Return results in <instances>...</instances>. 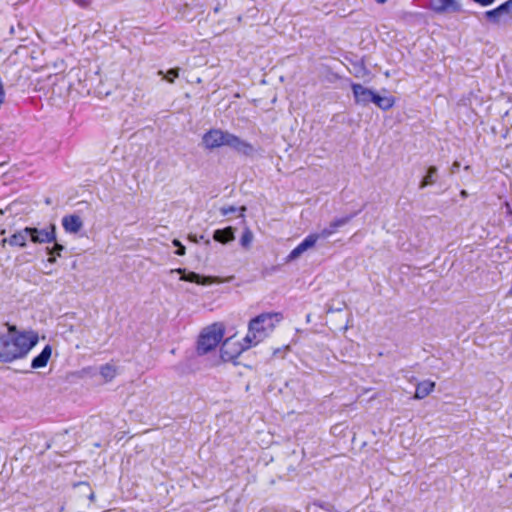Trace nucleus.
Instances as JSON below:
<instances>
[{
  "instance_id": "obj_1",
  "label": "nucleus",
  "mask_w": 512,
  "mask_h": 512,
  "mask_svg": "<svg viewBox=\"0 0 512 512\" xmlns=\"http://www.w3.org/2000/svg\"><path fill=\"white\" fill-rule=\"evenodd\" d=\"M7 334H0V363H12L25 358L38 343V333L33 330L20 331L15 325L4 324Z\"/></svg>"
},
{
  "instance_id": "obj_2",
  "label": "nucleus",
  "mask_w": 512,
  "mask_h": 512,
  "mask_svg": "<svg viewBox=\"0 0 512 512\" xmlns=\"http://www.w3.org/2000/svg\"><path fill=\"white\" fill-rule=\"evenodd\" d=\"M202 141L204 146L210 150L221 146H228L245 156H251L254 153L252 144L228 131L220 129L209 130L203 135Z\"/></svg>"
},
{
  "instance_id": "obj_3",
  "label": "nucleus",
  "mask_w": 512,
  "mask_h": 512,
  "mask_svg": "<svg viewBox=\"0 0 512 512\" xmlns=\"http://www.w3.org/2000/svg\"><path fill=\"white\" fill-rule=\"evenodd\" d=\"M282 319L280 313H262L251 319L248 326V333L244 341L256 345L264 340L275 328V323Z\"/></svg>"
},
{
  "instance_id": "obj_4",
  "label": "nucleus",
  "mask_w": 512,
  "mask_h": 512,
  "mask_svg": "<svg viewBox=\"0 0 512 512\" xmlns=\"http://www.w3.org/2000/svg\"><path fill=\"white\" fill-rule=\"evenodd\" d=\"M224 335V329L221 325L213 324L205 328L198 337L197 354L205 355L214 350L220 343Z\"/></svg>"
},
{
  "instance_id": "obj_5",
  "label": "nucleus",
  "mask_w": 512,
  "mask_h": 512,
  "mask_svg": "<svg viewBox=\"0 0 512 512\" xmlns=\"http://www.w3.org/2000/svg\"><path fill=\"white\" fill-rule=\"evenodd\" d=\"M29 239L33 243L44 244L55 242L56 240V226L50 224L45 228L29 227Z\"/></svg>"
},
{
  "instance_id": "obj_6",
  "label": "nucleus",
  "mask_w": 512,
  "mask_h": 512,
  "mask_svg": "<svg viewBox=\"0 0 512 512\" xmlns=\"http://www.w3.org/2000/svg\"><path fill=\"white\" fill-rule=\"evenodd\" d=\"M357 215V212L352 213L350 215L336 218L333 221L329 223V225L323 229H321L319 232H317V236L320 240H325L335 234L339 228L343 227L344 225L348 224L355 216Z\"/></svg>"
},
{
  "instance_id": "obj_7",
  "label": "nucleus",
  "mask_w": 512,
  "mask_h": 512,
  "mask_svg": "<svg viewBox=\"0 0 512 512\" xmlns=\"http://www.w3.org/2000/svg\"><path fill=\"white\" fill-rule=\"evenodd\" d=\"M176 272L182 274L181 280L196 283L198 285H210L213 283H222V280L218 277L213 276H202L196 272H188L186 273L185 269H176Z\"/></svg>"
},
{
  "instance_id": "obj_8",
  "label": "nucleus",
  "mask_w": 512,
  "mask_h": 512,
  "mask_svg": "<svg viewBox=\"0 0 512 512\" xmlns=\"http://www.w3.org/2000/svg\"><path fill=\"white\" fill-rule=\"evenodd\" d=\"M318 240L320 239L316 233H311L306 236L305 239L289 253L286 258V262H292L298 259L305 251L314 247Z\"/></svg>"
},
{
  "instance_id": "obj_9",
  "label": "nucleus",
  "mask_w": 512,
  "mask_h": 512,
  "mask_svg": "<svg viewBox=\"0 0 512 512\" xmlns=\"http://www.w3.org/2000/svg\"><path fill=\"white\" fill-rule=\"evenodd\" d=\"M352 91L356 104L366 106L372 102L374 91L361 84H352Z\"/></svg>"
},
{
  "instance_id": "obj_10",
  "label": "nucleus",
  "mask_w": 512,
  "mask_h": 512,
  "mask_svg": "<svg viewBox=\"0 0 512 512\" xmlns=\"http://www.w3.org/2000/svg\"><path fill=\"white\" fill-rule=\"evenodd\" d=\"M430 7L436 13L458 12L460 5L456 0H430Z\"/></svg>"
},
{
  "instance_id": "obj_11",
  "label": "nucleus",
  "mask_w": 512,
  "mask_h": 512,
  "mask_svg": "<svg viewBox=\"0 0 512 512\" xmlns=\"http://www.w3.org/2000/svg\"><path fill=\"white\" fill-rule=\"evenodd\" d=\"M62 226L68 233H78L83 227V221L78 215H66L62 218Z\"/></svg>"
},
{
  "instance_id": "obj_12",
  "label": "nucleus",
  "mask_w": 512,
  "mask_h": 512,
  "mask_svg": "<svg viewBox=\"0 0 512 512\" xmlns=\"http://www.w3.org/2000/svg\"><path fill=\"white\" fill-rule=\"evenodd\" d=\"M52 354V348L50 345H46L43 350L36 357L32 359L31 368L39 369L47 365Z\"/></svg>"
},
{
  "instance_id": "obj_13",
  "label": "nucleus",
  "mask_w": 512,
  "mask_h": 512,
  "mask_svg": "<svg viewBox=\"0 0 512 512\" xmlns=\"http://www.w3.org/2000/svg\"><path fill=\"white\" fill-rule=\"evenodd\" d=\"M29 231V227L17 231L8 238V244L10 246L25 247L29 239Z\"/></svg>"
},
{
  "instance_id": "obj_14",
  "label": "nucleus",
  "mask_w": 512,
  "mask_h": 512,
  "mask_svg": "<svg viewBox=\"0 0 512 512\" xmlns=\"http://www.w3.org/2000/svg\"><path fill=\"white\" fill-rule=\"evenodd\" d=\"M234 238V228L231 226L224 229H217L213 233V239L222 244H227L233 241Z\"/></svg>"
},
{
  "instance_id": "obj_15",
  "label": "nucleus",
  "mask_w": 512,
  "mask_h": 512,
  "mask_svg": "<svg viewBox=\"0 0 512 512\" xmlns=\"http://www.w3.org/2000/svg\"><path fill=\"white\" fill-rule=\"evenodd\" d=\"M435 388V382L430 380H424L417 384L414 398L415 399H424L427 397Z\"/></svg>"
},
{
  "instance_id": "obj_16",
  "label": "nucleus",
  "mask_w": 512,
  "mask_h": 512,
  "mask_svg": "<svg viewBox=\"0 0 512 512\" xmlns=\"http://www.w3.org/2000/svg\"><path fill=\"white\" fill-rule=\"evenodd\" d=\"M371 103H374L381 110L386 111L393 107L395 101L393 97L381 96L377 93H374Z\"/></svg>"
},
{
  "instance_id": "obj_17",
  "label": "nucleus",
  "mask_w": 512,
  "mask_h": 512,
  "mask_svg": "<svg viewBox=\"0 0 512 512\" xmlns=\"http://www.w3.org/2000/svg\"><path fill=\"white\" fill-rule=\"evenodd\" d=\"M437 172H438V169L437 167L435 166H430L427 170V174L425 175V177L422 179V181L420 182V188H424L428 185H432L435 183L436 179V175H437Z\"/></svg>"
},
{
  "instance_id": "obj_18",
  "label": "nucleus",
  "mask_w": 512,
  "mask_h": 512,
  "mask_svg": "<svg viewBox=\"0 0 512 512\" xmlns=\"http://www.w3.org/2000/svg\"><path fill=\"white\" fill-rule=\"evenodd\" d=\"M229 340H225L221 346V349H220V356H221V359L225 362H228V361H232L233 359H235L239 352L236 351L235 353H230V351H228V346H229Z\"/></svg>"
},
{
  "instance_id": "obj_19",
  "label": "nucleus",
  "mask_w": 512,
  "mask_h": 512,
  "mask_svg": "<svg viewBox=\"0 0 512 512\" xmlns=\"http://www.w3.org/2000/svg\"><path fill=\"white\" fill-rule=\"evenodd\" d=\"M47 253L50 254L51 257H49L48 261L50 263H55L56 258L55 255L60 256L61 252L64 250V246L62 244H59L55 241L54 246L52 248H46Z\"/></svg>"
},
{
  "instance_id": "obj_20",
  "label": "nucleus",
  "mask_w": 512,
  "mask_h": 512,
  "mask_svg": "<svg viewBox=\"0 0 512 512\" xmlns=\"http://www.w3.org/2000/svg\"><path fill=\"white\" fill-rule=\"evenodd\" d=\"M252 240H253V233L249 229H246L243 232L241 239H240L241 245L245 248H248L250 246Z\"/></svg>"
},
{
  "instance_id": "obj_21",
  "label": "nucleus",
  "mask_w": 512,
  "mask_h": 512,
  "mask_svg": "<svg viewBox=\"0 0 512 512\" xmlns=\"http://www.w3.org/2000/svg\"><path fill=\"white\" fill-rule=\"evenodd\" d=\"M497 11H498L497 8L489 10V11H486L485 12V17L487 18V20H489L491 22H494V23H498L500 17L502 16V14L500 12H497Z\"/></svg>"
},
{
  "instance_id": "obj_22",
  "label": "nucleus",
  "mask_w": 512,
  "mask_h": 512,
  "mask_svg": "<svg viewBox=\"0 0 512 512\" xmlns=\"http://www.w3.org/2000/svg\"><path fill=\"white\" fill-rule=\"evenodd\" d=\"M498 11L502 15L512 13V0H507L497 7Z\"/></svg>"
},
{
  "instance_id": "obj_23",
  "label": "nucleus",
  "mask_w": 512,
  "mask_h": 512,
  "mask_svg": "<svg viewBox=\"0 0 512 512\" xmlns=\"http://www.w3.org/2000/svg\"><path fill=\"white\" fill-rule=\"evenodd\" d=\"M100 372L104 378L112 379L115 375L114 369L108 364L102 366Z\"/></svg>"
},
{
  "instance_id": "obj_24",
  "label": "nucleus",
  "mask_w": 512,
  "mask_h": 512,
  "mask_svg": "<svg viewBox=\"0 0 512 512\" xmlns=\"http://www.w3.org/2000/svg\"><path fill=\"white\" fill-rule=\"evenodd\" d=\"M178 76H179V68H172V69L167 71V73L165 74L164 78L168 82L173 83L174 79L177 78Z\"/></svg>"
},
{
  "instance_id": "obj_25",
  "label": "nucleus",
  "mask_w": 512,
  "mask_h": 512,
  "mask_svg": "<svg viewBox=\"0 0 512 512\" xmlns=\"http://www.w3.org/2000/svg\"><path fill=\"white\" fill-rule=\"evenodd\" d=\"M346 308L345 302H340L338 306H332L327 304L326 313L341 312Z\"/></svg>"
},
{
  "instance_id": "obj_26",
  "label": "nucleus",
  "mask_w": 512,
  "mask_h": 512,
  "mask_svg": "<svg viewBox=\"0 0 512 512\" xmlns=\"http://www.w3.org/2000/svg\"><path fill=\"white\" fill-rule=\"evenodd\" d=\"M172 244L173 246L177 247V250L175 251V253L179 256H183L185 255V246L178 240V239H174L172 241Z\"/></svg>"
},
{
  "instance_id": "obj_27",
  "label": "nucleus",
  "mask_w": 512,
  "mask_h": 512,
  "mask_svg": "<svg viewBox=\"0 0 512 512\" xmlns=\"http://www.w3.org/2000/svg\"><path fill=\"white\" fill-rule=\"evenodd\" d=\"M237 211V208L234 206H227L221 208V214L226 216L232 213H235Z\"/></svg>"
},
{
  "instance_id": "obj_28",
  "label": "nucleus",
  "mask_w": 512,
  "mask_h": 512,
  "mask_svg": "<svg viewBox=\"0 0 512 512\" xmlns=\"http://www.w3.org/2000/svg\"><path fill=\"white\" fill-rule=\"evenodd\" d=\"M459 168H460V163H459L458 161H455V162L452 164L451 168H450V172H451V174H455V173H457V172H458V170H459Z\"/></svg>"
},
{
  "instance_id": "obj_29",
  "label": "nucleus",
  "mask_w": 512,
  "mask_h": 512,
  "mask_svg": "<svg viewBox=\"0 0 512 512\" xmlns=\"http://www.w3.org/2000/svg\"><path fill=\"white\" fill-rule=\"evenodd\" d=\"M189 239L195 243H198L200 240L204 239V236L201 235L199 238L196 235H190Z\"/></svg>"
},
{
  "instance_id": "obj_30",
  "label": "nucleus",
  "mask_w": 512,
  "mask_h": 512,
  "mask_svg": "<svg viewBox=\"0 0 512 512\" xmlns=\"http://www.w3.org/2000/svg\"><path fill=\"white\" fill-rule=\"evenodd\" d=\"M460 195H461L463 198H466V197L468 196V193H467V191H466V190H462V191L460 192Z\"/></svg>"
},
{
  "instance_id": "obj_31",
  "label": "nucleus",
  "mask_w": 512,
  "mask_h": 512,
  "mask_svg": "<svg viewBox=\"0 0 512 512\" xmlns=\"http://www.w3.org/2000/svg\"><path fill=\"white\" fill-rule=\"evenodd\" d=\"M6 243H8V238H4V239L0 242V246L4 247Z\"/></svg>"
},
{
  "instance_id": "obj_32",
  "label": "nucleus",
  "mask_w": 512,
  "mask_h": 512,
  "mask_svg": "<svg viewBox=\"0 0 512 512\" xmlns=\"http://www.w3.org/2000/svg\"><path fill=\"white\" fill-rule=\"evenodd\" d=\"M85 3H86V2H85L84 0L79 1V4H80L81 6H85Z\"/></svg>"
},
{
  "instance_id": "obj_33",
  "label": "nucleus",
  "mask_w": 512,
  "mask_h": 512,
  "mask_svg": "<svg viewBox=\"0 0 512 512\" xmlns=\"http://www.w3.org/2000/svg\"><path fill=\"white\" fill-rule=\"evenodd\" d=\"M387 0H376L377 3H384L386 2Z\"/></svg>"
},
{
  "instance_id": "obj_34",
  "label": "nucleus",
  "mask_w": 512,
  "mask_h": 512,
  "mask_svg": "<svg viewBox=\"0 0 512 512\" xmlns=\"http://www.w3.org/2000/svg\"><path fill=\"white\" fill-rule=\"evenodd\" d=\"M464 169H465L466 171H469L470 166H469V165H467V166H465V167H464Z\"/></svg>"
},
{
  "instance_id": "obj_35",
  "label": "nucleus",
  "mask_w": 512,
  "mask_h": 512,
  "mask_svg": "<svg viewBox=\"0 0 512 512\" xmlns=\"http://www.w3.org/2000/svg\"><path fill=\"white\" fill-rule=\"evenodd\" d=\"M205 243H206L207 245H209V244H210V240H209V239H206V240H205Z\"/></svg>"
},
{
  "instance_id": "obj_36",
  "label": "nucleus",
  "mask_w": 512,
  "mask_h": 512,
  "mask_svg": "<svg viewBox=\"0 0 512 512\" xmlns=\"http://www.w3.org/2000/svg\"><path fill=\"white\" fill-rule=\"evenodd\" d=\"M90 499H94V494L93 493L90 495Z\"/></svg>"
}]
</instances>
